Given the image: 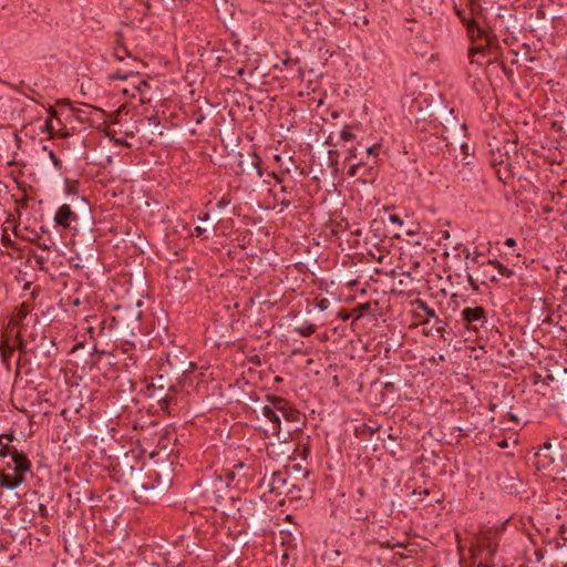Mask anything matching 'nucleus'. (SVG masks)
Instances as JSON below:
<instances>
[{
    "label": "nucleus",
    "mask_w": 567,
    "mask_h": 567,
    "mask_svg": "<svg viewBox=\"0 0 567 567\" xmlns=\"http://www.w3.org/2000/svg\"><path fill=\"white\" fill-rule=\"evenodd\" d=\"M462 320L467 323L468 328L477 329L476 323L483 326L486 322V311L483 307H466L461 312Z\"/></svg>",
    "instance_id": "7ed1b4c3"
},
{
    "label": "nucleus",
    "mask_w": 567,
    "mask_h": 567,
    "mask_svg": "<svg viewBox=\"0 0 567 567\" xmlns=\"http://www.w3.org/2000/svg\"><path fill=\"white\" fill-rule=\"evenodd\" d=\"M38 246L43 250H49L51 248V245L47 243H38Z\"/></svg>",
    "instance_id": "f704fd0d"
},
{
    "label": "nucleus",
    "mask_w": 567,
    "mask_h": 567,
    "mask_svg": "<svg viewBox=\"0 0 567 567\" xmlns=\"http://www.w3.org/2000/svg\"><path fill=\"white\" fill-rule=\"evenodd\" d=\"M261 485L268 492L276 495L287 494L289 488L287 486V474L282 471L272 472L269 476H264Z\"/></svg>",
    "instance_id": "f03ea898"
},
{
    "label": "nucleus",
    "mask_w": 567,
    "mask_h": 567,
    "mask_svg": "<svg viewBox=\"0 0 567 567\" xmlns=\"http://www.w3.org/2000/svg\"><path fill=\"white\" fill-rule=\"evenodd\" d=\"M300 336L308 337L311 336L316 331V326L313 323H305L295 329Z\"/></svg>",
    "instance_id": "412c9836"
},
{
    "label": "nucleus",
    "mask_w": 567,
    "mask_h": 567,
    "mask_svg": "<svg viewBox=\"0 0 567 567\" xmlns=\"http://www.w3.org/2000/svg\"><path fill=\"white\" fill-rule=\"evenodd\" d=\"M137 74L138 71H135V70H130L126 74H121L120 72H116L114 74L111 75V79H121V80H126L130 75H133V74Z\"/></svg>",
    "instance_id": "393cba45"
},
{
    "label": "nucleus",
    "mask_w": 567,
    "mask_h": 567,
    "mask_svg": "<svg viewBox=\"0 0 567 567\" xmlns=\"http://www.w3.org/2000/svg\"><path fill=\"white\" fill-rule=\"evenodd\" d=\"M327 305H328V300L322 299L319 303V307L321 310H324L327 308Z\"/></svg>",
    "instance_id": "c9c22d12"
},
{
    "label": "nucleus",
    "mask_w": 567,
    "mask_h": 567,
    "mask_svg": "<svg viewBox=\"0 0 567 567\" xmlns=\"http://www.w3.org/2000/svg\"><path fill=\"white\" fill-rule=\"evenodd\" d=\"M202 220H207L208 219V214L205 215L204 218H200Z\"/></svg>",
    "instance_id": "a19ab883"
},
{
    "label": "nucleus",
    "mask_w": 567,
    "mask_h": 567,
    "mask_svg": "<svg viewBox=\"0 0 567 567\" xmlns=\"http://www.w3.org/2000/svg\"><path fill=\"white\" fill-rule=\"evenodd\" d=\"M25 481V476L22 473L7 474L0 471V486L10 491L18 488Z\"/></svg>",
    "instance_id": "0eeeda50"
},
{
    "label": "nucleus",
    "mask_w": 567,
    "mask_h": 567,
    "mask_svg": "<svg viewBox=\"0 0 567 567\" xmlns=\"http://www.w3.org/2000/svg\"><path fill=\"white\" fill-rule=\"evenodd\" d=\"M205 231H206V229H205V228H203V227H200V226H197V227H195V229H194V234H195L196 236H198V237H199V236H202Z\"/></svg>",
    "instance_id": "473e14b6"
},
{
    "label": "nucleus",
    "mask_w": 567,
    "mask_h": 567,
    "mask_svg": "<svg viewBox=\"0 0 567 567\" xmlns=\"http://www.w3.org/2000/svg\"><path fill=\"white\" fill-rule=\"evenodd\" d=\"M483 41H484V43H478V44H474L473 47H471V49L468 51V55H470L472 63L474 62L473 56L475 54H486V52L488 51V49L493 42V39H492V37H486V40H483Z\"/></svg>",
    "instance_id": "dca6fc26"
},
{
    "label": "nucleus",
    "mask_w": 567,
    "mask_h": 567,
    "mask_svg": "<svg viewBox=\"0 0 567 567\" xmlns=\"http://www.w3.org/2000/svg\"><path fill=\"white\" fill-rule=\"evenodd\" d=\"M16 350V344L8 339H2L0 343L1 360L7 370H10V360Z\"/></svg>",
    "instance_id": "ddd939ff"
},
{
    "label": "nucleus",
    "mask_w": 567,
    "mask_h": 567,
    "mask_svg": "<svg viewBox=\"0 0 567 567\" xmlns=\"http://www.w3.org/2000/svg\"><path fill=\"white\" fill-rule=\"evenodd\" d=\"M357 157V151L355 148H350L348 152V155L346 157V163H350L352 159Z\"/></svg>",
    "instance_id": "c85d7f7f"
},
{
    "label": "nucleus",
    "mask_w": 567,
    "mask_h": 567,
    "mask_svg": "<svg viewBox=\"0 0 567 567\" xmlns=\"http://www.w3.org/2000/svg\"><path fill=\"white\" fill-rule=\"evenodd\" d=\"M414 305L416 306L417 309L422 310L424 312V315L426 316V320L424 322H429L430 319H434L435 322L441 321L439 319V317L436 316L435 310L430 308L429 305L424 300L416 299V300H414Z\"/></svg>",
    "instance_id": "a211bd4d"
},
{
    "label": "nucleus",
    "mask_w": 567,
    "mask_h": 567,
    "mask_svg": "<svg viewBox=\"0 0 567 567\" xmlns=\"http://www.w3.org/2000/svg\"><path fill=\"white\" fill-rule=\"evenodd\" d=\"M12 343H14L16 347L19 348L20 354H19L18 363H17L18 367H19L20 365V361H21V354L25 352V343L23 341L19 340V334L16 336V339H14V341Z\"/></svg>",
    "instance_id": "b1692460"
},
{
    "label": "nucleus",
    "mask_w": 567,
    "mask_h": 567,
    "mask_svg": "<svg viewBox=\"0 0 567 567\" xmlns=\"http://www.w3.org/2000/svg\"><path fill=\"white\" fill-rule=\"evenodd\" d=\"M238 166L241 169V173H251L256 172V175L258 177L262 176L261 169H260V158L256 153H247V155L239 154V161Z\"/></svg>",
    "instance_id": "20e7f679"
},
{
    "label": "nucleus",
    "mask_w": 567,
    "mask_h": 567,
    "mask_svg": "<svg viewBox=\"0 0 567 567\" xmlns=\"http://www.w3.org/2000/svg\"><path fill=\"white\" fill-rule=\"evenodd\" d=\"M379 147H380V145H379V144H374V145H372V146H369V147L367 148V154H368L369 156L377 157V156H378V154H379V153H378Z\"/></svg>",
    "instance_id": "cd10ccee"
},
{
    "label": "nucleus",
    "mask_w": 567,
    "mask_h": 567,
    "mask_svg": "<svg viewBox=\"0 0 567 567\" xmlns=\"http://www.w3.org/2000/svg\"><path fill=\"white\" fill-rule=\"evenodd\" d=\"M278 200H279L280 205L282 206V208L280 209V212H282V209H284L285 207H288V206L290 205V200H289V199H287V198H285V197H282V198H278Z\"/></svg>",
    "instance_id": "2f4dec72"
},
{
    "label": "nucleus",
    "mask_w": 567,
    "mask_h": 567,
    "mask_svg": "<svg viewBox=\"0 0 567 567\" xmlns=\"http://www.w3.org/2000/svg\"><path fill=\"white\" fill-rule=\"evenodd\" d=\"M55 116H56V111L52 106H50L49 118H47L45 124H44L45 131L48 133H50L51 135H59V136L68 135V133L63 132V128L58 127V125H60L59 120H56V124H55V122L53 120Z\"/></svg>",
    "instance_id": "1a4fd4ad"
},
{
    "label": "nucleus",
    "mask_w": 567,
    "mask_h": 567,
    "mask_svg": "<svg viewBox=\"0 0 567 567\" xmlns=\"http://www.w3.org/2000/svg\"><path fill=\"white\" fill-rule=\"evenodd\" d=\"M467 6L470 7V12H466L464 9H460L455 6V12L458 18L462 20L466 27L468 25V21H474L473 16L478 11L480 4L476 0H467Z\"/></svg>",
    "instance_id": "9d476101"
},
{
    "label": "nucleus",
    "mask_w": 567,
    "mask_h": 567,
    "mask_svg": "<svg viewBox=\"0 0 567 567\" xmlns=\"http://www.w3.org/2000/svg\"><path fill=\"white\" fill-rule=\"evenodd\" d=\"M35 260H37V262H38L39 265H43V264H44V259H43V257H41V256H37V257H35Z\"/></svg>",
    "instance_id": "e433bc0d"
},
{
    "label": "nucleus",
    "mask_w": 567,
    "mask_h": 567,
    "mask_svg": "<svg viewBox=\"0 0 567 567\" xmlns=\"http://www.w3.org/2000/svg\"><path fill=\"white\" fill-rule=\"evenodd\" d=\"M550 447H551V445L549 443H546L535 454V457L537 458V467L538 468H540V467L546 468L554 462V457L548 453Z\"/></svg>",
    "instance_id": "4468645a"
},
{
    "label": "nucleus",
    "mask_w": 567,
    "mask_h": 567,
    "mask_svg": "<svg viewBox=\"0 0 567 567\" xmlns=\"http://www.w3.org/2000/svg\"><path fill=\"white\" fill-rule=\"evenodd\" d=\"M13 439L14 435L12 433L0 435V445H8Z\"/></svg>",
    "instance_id": "a878e982"
},
{
    "label": "nucleus",
    "mask_w": 567,
    "mask_h": 567,
    "mask_svg": "<svg viewBox=\"0 0 567 567\" xmlns=\"http://www.w3.org/2000/svg\"><path fill=\"white\" fill-rule=\"evenodd\" d=\"M466 280L474 290L478 289V286L471 274H466Z\"/></svg>",
    "instance_id": "7c9ffc66"
},
{
    "label": "nucleus",
    "mask_w": 567,
    "mask_h": 567,
    "mask_svg": "<svg viewBox=\"0 0 567 567\" xmlns=\"http://www.w3.org/2000/svg\"><path fill=\"white\" fill-rule=\"evenodd\" d=\"M286 190V187L285 186H281L280 187V192H285Z\"/></svg>",
    "instance_id": "79ce46f5"
},
{
    "label": "nucleus",
    "mask_w": 567,
    "mask_h": 567,
    "mask_svg": "<svg viewBox=\"0 0 567 567\" xmlns=\"http://www.w3.org/2000/svg\"><path fill=\"white\" fill-rule=\"evenodd\" d=\"M12 462H13V473H16V474L22 473V475L24 476V474L27 472H29L31 468L30 461L27 458V456L23 453L19 452L17 449H13Z\"/></svg>",
    "instance_id": "6e6552de"
},
{
    "label": "nucleus",
    "mask_w": 567,
    "mask_h": 567,
    "mask_svg": "<svg viewBox=\"0 0 567 567\" xmlns=\"http://www.w3.org/2000/svg\"><path fill=\"white\" fill-rule=\"evenodd\" d=\"M310 1H311V0H303V2H305V4H306V6H309V4H310Z\"/></svg>",
    "instance_id": "58836bf2"
},
{
    "label": "nucleus",
    "mask_w": 567,
    "mask_h": 567,
    "mask_svg": "<svg viewBox=\"0 0 567 567\" xmlns=\"http://www.w3.org/2000/svg\"><path fill=\"white\" fill-rule=\"evenodd\" d=\"M348 175L351 177L359 175L358 181L365 184L374 178L375 169L373 166L367 167L362 162L351 163L348 168Z\"/></svg>",
    "instance_id": "39448f33"
},
{
    "label": "nucleus",
    "mask_w": 567,
    "mask_h": 567,
    "mask_svg": "<svg viewBox=\"0 0 567 567\" xmlns=\"http://www.w3.org/2000/svg\"><path fill=\"white\" fill-rule=\"evenodd\" d=\"M50 155H51V159H54V158H55V156H54V154H53V153H51Z\"/></svg>",
    "instance_id": "37998d69"
},
{
    "label": "nucleus",
    "mask_w": 567,
    "mask_h": 567,
    "mask_svg": "<svg viewBox=\"0 0 567 567\" xmlns=\"http://www.w3.org/2000/svg\"><path fill=\"white\" fill-rule=\"evenodd\" d=\"M74 216L73 210L71 207L66 204L59 207V209L55 213L54 221L62 226V227H69L71 218Z\"/></svg>",
    "instance_id": "f8f14e48"
},
{
    "label": "nucleus",
    "mask_w": 567,
    "mask_h": 567,
    "mask_svg": "<svg viewBox=\"0 0 567 567\" xmlns=\"http://www.w3.org/2000/svg\"><path fill=\"white\" fill-rule=\"evenodd\" d=\"M127 55L128 58H131L127 49L125 47H117L115 48L114 50V56L118 60V61H123L124 60V56Z\"/></svg>",
    "instance_id": "5701e85b"
},
{
    "label": "nucleus",
    "mask_w": 567,
    "mask_h": 567,
    "mask_svg": "<svg viewBox=\"0 0 567 567\" xmlns=\"http://www.w3.org/2000/svg\"><path fill=\"white\" fill-rule=\"evenodd\" d=\"M29 313V306L25 303H22L18 310L17 313L11 318L10 323L12 326H20L21 321L28 316Z\"/></svg>",
    "instance_id": "6ab92c4d"
},
{
    "label": "nucleus",
    "mask_w": 567,
    "mask_h": 567,
    "mask_svg": "<svg viewBox=\"0 0 567 567\" xmlns=\"http://www.w3.org/2000/svg\"><path fill=\"white\" fill-rule=\"evenodd\" d=\"M244 467H245V465L243 463H238L237 465L234 466L233 471H227L225 473V477H223L221 475H218L216 477L217 484L225 485V487H229L230 483L235 480V476H236L235 470H243Z\"/></svg>",
    "instance_id": "f3484780"
},
{
    "label": "nucleus",
    "mask_w": 567,
    "mask_h": 567,
    "mask_svg": "<svg viewBox=\"0 0 567 567\" xmlns=\"http://www.w3.org/2000/svg\"><path fill=\"white\" fill-rule=\"evenodd\" d=\"M491 533L482 535L477 540V550L483 559L492 561V557L496 551L497 543Z\"/></svg>",
    "instance_id": "423d86ee"
},
{
    "label": "nucleus",
    "mask_w": 567,
    "mask_h": 567,
    "mask_svg": "<svg viewBox=\"0 0 567 567\" xmlns=\"http://www.w3.org/2000/svg\"><path fill=\"white\" fill-rule=\"evenodd\" d=\"M467 33L470 39L475 42L478 40H486V37H491L487 34L477 23L476 21H468Z\"/></svg>",
    "instance_id": "2eb2a0df"
},
{
    "label": "nucleus",
    "mask_w": 567,
    "mask_h": 567,
    "mask_svg": "<svg viewBox=\"0 0 567 567\" xmlns=\"http://www.w3.org/2000/svg\"><path fill=\"white\" fill-rule=\"evenodd\" d=\"M13 449L14 447H10L9 445L1 446V449H0V456L1 457H7L8 455L12 456Z\"/></svg>",
    "instance_id": "bb28decb"
},
{
    "label": "nucleus",
    "mask_w": 567,
    "mask_h": 567,
    "mask_svg": "<svg viewBox=\"0 0 567 567\" xmlns=\"http://www.w3.org/2000/svg\"><path fill=\"white\" fill-rule=\"evenodd\" d=\"M389 220H390V223L396 224L399 226H401L403 224V220L400 218V216L394 215V214L389 216Z\"/></svg>",
    "instance_id": "c756f323"
},
{
    "label": "nucleus",
    "mask_w": 567,
    "mask_h": 567,
    "mask_svg": "<svg viewBox=\"0 0 567 567\" xmlns=\"http://www.w3.org/2000/svg\"><path fill=\"white\" fill-rule=\"evenodd\" d=\"M488 264L492 265L494 268L497 269L498 274L503 277H506V278H509L513 276V270H511L509 268H507L506 266H504L502 262H499L498 260H488Z\"/></svg>",
    "instance_id": "aec40b11"
},
{
    "label": "nucleus",
    "mask_w": 567,
    "mask_h": 567,
    "mask_svg": "<svg viewBox=\"0 0 567 567\" xmlns=\"http://www.w3.org/2000/svg\"><path fill=\"white\" fill-rule=\"evenodd\" d=\"M340 137L344 142H350L355 138V135L353 134L352 128L347 125L341 130Z\"/></svg>",
    "instance_id": "4be33fe9"
},
{
    "label": "nucleus",
    "mask_w": 567,
    "mask_h": 567,
    "mask_svg": "<svg viewBox=\"0 0 567 567\" xmlns=\"http://www.w3.org/2000/svg\"><path fill=\"white\" fill-rule=\"evenodd\" d=\"M282 558H288V554H287V551H285V553L282 554Z\"/></svg>",
    "instance_id": "ea45409f"
},
{
    "label": "nucleus",
    "mask_w": 567,
    "mask_h": 567,
    "mask_svg": "<svg viewBox=\"0 0 567 567\" xmlns=\"http://www.w3.org/2000/svg\"><path fill=\"white\" fill-rule=\"evenodd\" d=\"M467 6L470 7V12H466L464 9H460L455 6V12L458 18L462 20L466 27L468 25V21H474L473 16L478 11L480 4L476 0H467Z\"/></svg>",
    "instance_id": "9b49d317"
},
{
    "label": "nucleus",
    "mask_w": 567,
    "mask_h": 567,
    "mask_svg": "<svg viewBox=\"0 0 567 567\" xmlns=\"http://www.w3.org/2000/svg\"><path fill=\"white\" fill-rule=\"evenodd\" d=\"M358 494H359L360 496H363V495H364V491H363V488H359V489H358Z\"/></svg>",
    "instance_id": "4c0bfd02"
},
{
    "label": "nucleus",
    "mask_w": 567,
    "mask_h": 567,
    "mask_svg": "<svg viewBox=\"0 0 567 567\" xmlns=\"http://www.w3.org/2000/svg\"><path fill=\"white\" fill-rule=\"evenodd\" d=\"M505 245H506L507 247H514V246L516 245V240H515L514 238H507V239L505 240Z\"/></svg>",
    "instance_id": "72a5a7b5"
},
{
    "label": "nucleus",
    "mask_w": 567,
    "mask_h": 567,
    "mask_svg": "<svg viewBox=\"0 0 567 567\" xmlns=\"http://www.w3.org/2000/svg\"><path fill=\"white\" fill-rule=\"evenodd\" d=\"M268 401L270 404L261 406V414L269 420L272 425V432L279 433L280 431V419L281 416L287 421H293L296 411L292 410L286 400L280 396H269Z\"/></svg>",
    "instance_id": "f257e3e1"
}]
</instances>
